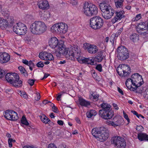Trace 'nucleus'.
<instances>
[{"label":"nucleus","instance_id":"f257e3e1","mask_svg":"<svg viewBox=\"0 0 148 148\" xmlns=\"http://www.w3.org/2000/svg\"><path fill=\"white\" fill-rule=\"evenodd\" d=\"M91 133L93 136L101 142L106 140L109 136V134L108 130L104 127H101L99 129L94 128Z\"/></svg>","mask_w":148,"mask_h":148},{"label":"nucleus","instance_id":"f03ea898","mask_svg":"<svg viewBox=\"0 0 148 148\" xmlns=\"http://www.w3.org/2000/svg\"><path fill=\"white\" fill-rule=\"evenodd\" d=\"M47 27L45 24L41 21H35L30 25V29L34 34H41L45 32Z\"/></svg>","mask_w":148,"mask_h":148},{"label":"nucleus","instance_id":"7ed1b4c3","mask_svg":"<svg viewBox=\"0 0 148 148\" xmlns=\"http://www.w3.org/2000/svg\"><path fill=\"white\" fill-rule=\"evenodd\" d=\"M101 105L102 109L99 110V115L105 119H111L114 115V112L111 108V106L106 103H103Z\"/></svg>","mask_w":148,"mask_h":148},{"label":"nucleus","instance_id":"20e7f679","mask_svg":"<svg viewBox=\"0 0 148 148\" xmlns=\"http://www.w3.org/2000/svg\"><path fill=\"white\" fill-rule=\"evenodd\" d=\"M8 82L16 87H20L22 86V82L19 80V75L16 73H8L5 76Z\"/></svg>","mask_w":148,"mask_h":148},{"label":"nucleus","instance_id":"39448f33","mask_svg":"<svg viewBox=\"0 0 148 148\" xmlns=\"http://www.w3.org/2000/svg\"><path fill=\"white\" fill-rule=\"evenodd\" d=\"M83 10L84 14L89 17L96 15L98 13L97 7L91 3L86 2L84 5Z\"/></svg>","mask_w":148,"mask_h":148},{"label":"nucleus","instance_id":"423d86ee","mask_svg":"<svg viewBox=\"0 0 148 148\" xmlns=\"http://www.w3.org/2000/svg\"><path fill=\"white\" fill-rule=\"evenodd\" d=\"M103 19L99 16H94L90 20V26L94 29L101 28L103 26Z\"/></svg>","mask_w":148,"mask_h":148},{"label":"nucleus","instance_id":"0eeeda50","mask_svg":"<svg viewBox=\"0 0 148 148\" xmlns=\"http://www.w3.org/2000/svg\"><path fill=\"white\" fill-rule=\"evenodd\" d=\"M27 29L25 25L21 23H16L13 27L14 32L19 35H25L27 32Z\"/></svg>","mask_w":148,"mask_h":148},{"label":"nucleus","instance_id":"6e6552de","mask_svg":"<svg viewBox=\"0 0 148 148\" xmlns=\"http://www.w3.org/2000/svg\"><path fill=\"white\" fill-rule=\"evenodd\" d=\"M117 57L119 59L124 60L129 57V53L128 50L124 46L119 47L117 51Z\"/></svg>","mask_w":148,"mask_h":148},{"label":"nucleus","instance_id":"1a4fd4ad","mask_svg":"<svg viewBox=\"0 0 148 148\" xmlns=\"http://www.w3.org/2000/svg\"><path fill=\"white\" fill-rule=\"evenodd\" d=\"M117 71L120 76L127 77L130 73V68L128 65L123 64L121 66V67L118 68Z\"/></svg>","mask_w":148,"mask_h":148},{"label":"nucleus","instance_id":"9d476101","mask_svg":"<svg viewBox=\"0 0 148 148\" xmlns=\"http://www.w3.org/2000/svg\"><path fill=\"white\" fill-rule=\"evenodd\" d=\"M147 23L144 22H141L137 24L136 26V30L137 32L140 34L145 36L148 33Z\"/></svg>","mask_w":148,"mask_h":148},{"label":"nucleus","instance_id":"9b49d317","mask_svg":"<svg viewBox=\"0 0 148 148\" xmlns=\"http://www.w3.org/2000/svg\"><path fill=\"white\" fill-rule=\"evenodd\" d=\"M113 141L115 146L118 148H124L126 146L124 139L121 137L115 136L113 138Z\"/></svg>","mask_w":148,"mask_h":148},{"label":"nucleus","instance_id":"f8f14e48","mask_svg":"<svg viewBox=\"0 0 148 148\" xmlns=\"http://www.w3.org/2000/svg\"><path fill=\"white\" fill-rule=\"evenodd\" d=\"M61 48L63 49V51H61V52L63 53V55L65 56L66 58L68 60H74V57L72 55L73 54L72 47L71 48H66L63 45Z\"/></svg>","mask_w":148,"mask_h":148},{"label":"nucleus","instance_id":"ddd939ff","mask_svg":"<svg viewBox=\"0 0 148 148\" xmlns=\"http://www.w3.org/2000/svg\"><path fill=\"white\" fill-rule=\"evenodd\" d=\"M49 46L52 48L60 49L63 45L62 42H58V40L56 37L51 38L49 42Z\"/></svg>","mask_w":148,"mask_h":148},{"label":"nucleus","instance_id":"4468645a","mask_svg":"<svg viewBox=\"0 0 148 148\" xmlns=\"http://www.w3.org/2000/svg\"><path fill=\"white\" fill-rule=\"evenodd\" d=\"M84 48L90 54H94L98 51V47L95 45L86 43L84 44Z\"/></svg>","mask_w":148,"mask_h":148},{"label":"nucleus","instance_id":"2eb2a0df","mask_svg":"<svg viewBox=\"0 0 148 148\" xmlns=\"http://www.w3.org/2000/svg\"><path fill=\"white\" fill-rule=\"evenodd\" d=\"M72 50L73 54L72 55L74 58H76L78 62H81V60L83 57L81 56V52L79 47L77 45H73L72 46Z\"/></svg>","mask_w":148,"mask_h":148},{"label":"nucleus","instance_id":"dca6fc26","mask_svg":"<svg viewBox=\"0 0 148 148\" xmlns=\"http://www.w3.org/2000/svg\"><path fill=\"white\" fill-rule=\"evenodd\" d=\"M132 78V81L133 83V86L138 85L139 84L142 85L143 83V81L142 76L138 73H135L131 76Z\"/></svg>","mask_w":148,"mask_h":148},{"label":"nucleus","instance_id":"f3484780","mask_svg":"<svg viewBox=\"0 0 148 148\" xmlns=\"http://www.w3.org/2000/svg\"><path fill=\"white\" fill-rule=\"evenodd\" d=\"M39 57L41 59L46 61H51L54 60V57L52 54L45 51L40 53Z\"/></svg>","mask_w":148,"mask_h":148},{"label":"nucleus","instance_id":"a211bd4d","mask_svg":"<svg viewBox=\"0 0 148 148\" xmlns=\"http://www.w3.org/2000/svg\"><path fill=\"white\" fill-rule=\"evenodd\" d=\"M125 12L124 11H120L119 12H116L115 16L112 19V23H114L118 20H121L122 18H124L125 16L124 15Z\"/></svg>","mask_w":148,"mask_h":148},{"label":"nucleus","instance_id":"6ab92c4d","mask_svg":"<svg viewBox=\"0 0 148 148\" xmlns=\"http://www.w3.org/2000/svg\"><path fill=\"white\" fill-rule=\"evenodd\" d=\"M10 59V56L6 53H0V63L1 64L8 62Z\"/></svg>","mask_w":148,"mask_h":148},{"label":"nucleus","instance_id":"aec40b11","mask_svg":"<svg viewBox=\"0 0 148 148\" xmlns=\"http://www.w3.org/2000/svg\"><path fill=\"white\" fill-rule=\"evenodd\" d=\"M121 120V119H120L117 118H115L113 119V121L108 120L106 121V123L109 125L115 127L121 125L120 121Z\"/></svg>","mask_w":148,"mask_h":148},{"label":"nucleus","instance_id":"412c9836","mask_svg":"<svg viewBox=\"0 0 148 148\" xmlns=\"http://www.w3.org/2000/svg\"><path fill=\"white\" fill-rule=\"evenodd\" d=\"M99 6L102 12L112 9L110 5L107 3L105 1H103L102 3H100Z\"/></svg>","mask_w":148,"mask_h":148},{"label":"nucleus","instance_id":"4be33fe9","mask_svg":"<svg viewBox=\"0 0 148 148\" xmlns=\"http://www.w3.org/2000/svg\"><path fill=\"white\" fill-rule=\"evenodd\" d=\"M59 29L60 34H64L67 31L68 29L67 25L63 23H59Z\"/></svg>","mask_w":148,"mask_h":148},{"label":"nucleus","instance_id":"5701e85b","mask_svg":"<svg viewBox=\"0 0 148 148\" xmlns=\"http://www.w3.org/2000/svg\"><path fill=\"white\" fill-rule=\"evenodd\" d=\"M114 12V11L112 8L104 12H103L102 15L105 19H108L112 17Z\"/></svg>","mask_w":148,"mask_h":148},{"label":"nucleus","instance_id":"b1692460","mask_svg":"<svg viewBox=\"0 0 148 148\" xmlns=\"http://www.w3.org/2000/svg\"><path fill=\"white\" fill-rule=\"evenodd\" d=\"M105 58V56L103 55L102 51H98L95 54L94 58L95 60L98 62H101Z\"/></svg>","mask_w":148,"mask_h":148},{"label":"nucleus","instance_id":"393cba45","mask_svg":"<svg viewBox=\"0 0 148 148\" xmlns=\"http://www.w3.org/2000/svg\"><path fill=\"white\" fill-rule=\"evenodd\" d=\"M37 4L40 8L43 10L47 9L49 7L48 2L47 0L40 1Z\"/></svg>","mask_w":148,"mask_h":148},{"label":"nucleus","instance_id":"a878e982","mask_svg":"<svg viewBox=\"0 0 148 148\" xmlns=\"http://www.w3.org/2000/svg\"><path fill=\"white\" fill-rule=\"evenodd\" d=\"M81 60V62H79L80 63H85L91 65H93L95 64L94 60L91 58H85L83 57Z\"/></svg>","mask_w":148,"mask_h":148},{"label":"nucleus","instance_id":"bb28decb","mask_svg":"<svg viewBox=\"0 0 148 148\" xmlns=\"http://www.w3.org/2000/svg\"><path fill=\"white\" fill-rule=\"evenodd\" d=\"M13 22L12 21H10L9 20L4 19L1 25H0V27H3V28H10L13 25Z\"/></svg>","mask_w":148,"mask_h":148},{"label":"nucleus","instance_id":"cd10ccee","mask_svg":"<svg viewBox=\"0 0 148 148\" xmlns=\"http://www.w3.org/2000/svg\"><path fill=\"white\" fill-rule=\"evenodd\" d=\"M138 85H135L131 86L130 88V90L132 91H134L135 90L136 92L137 93H141L143 90L142 88H141L140 86L142 85L139 84Z\"/></svg>","mask_w":148,"mask_h":148},{"label":"nucleus","instance_id":"c85d7f7f","mask_svg":"<svg viewBox=\"0 0 148 148\" xmlns=\"http://www.w3.org/2000/svg\"><path fill=\"white\" fill-rule=\"evenodd\" d=\"M137 137L140 141L148 140V135L145 133H139L138 134Z\"/></svg>","mask_w":148,"mask_h":148},{"label":"nucleus","instance_id":"c756f323","mask_svg":"<svg viewBox=\"0 0 148 148\" xmlns=\"http://www.w3.org/2000/svg\"><path fill=\"white\" fill-rule=\"evenodd\" d=\"M78 100L79 104L81 106L87 107L90 105V102L86 100L81 97H79Z\"/></svg>","mask_w":148,"mask_h":148},{"label":"nucleus","instance_id":"7c9ffc66","mask_svg":"<svg viewBox=\"0 0 148 148\" xmlns=\"http://www.w3.org/2000/svg\"><path fill=\"white\" fill-rule=\"evenodd\" d=\"M12 110H7L3 114L5 117L7 119L11 121L12 115Z\"/></svg>","mask_w":148,"mask_h":148},{"label":"nucleus","instance_id":"2f4dec72","mask_svg":"<svg viewBox=\"0 0 148 148\" xmlns=\"http://www.w3.org/2000/svg\"><path fill=\"white\" fill-rule=\"evenodd\" d=\"M58 26V23L53 25L51 27V31L53 33L60 34Z\"/></svg>","mask_w":148,"mask_h":148},{"label":"nucleus","instance_id":"473e14b6","mask_svg":"<svg viewBox=\"0 0 148 148\" xmlns=\"http://www.w3.org/2000/svg\"><path fill=\"white\" fill-rule=\"evenodd\" d=\"M133 83L134 82L132 81V78H129L126 81V86L128 89H130L131 86H133Z\"/></svg>","mask_w":148,"mask_h":148},{"label":"nucleus","instance_id":"72a5a7b5","mask_svg":"<svg viewBox=\"0 0 148 148\" xmlns=\"http://www.w3.org/2000/svg\"><path fill=\"white\" fill-rule=\"evenodd\" d=\"M130 38L133 42L137 41L139 40V35L135 33H134L130 36Z\"/></svg>","mask_w":148,"mask_h":148},{"label":"nucleus","instance_id":"f704fd0d","mask_svg":"<svg viewBox=\"0 0 148 148\" xmlns=\"http://www.w3.org/2000/svg\"><path fill=\"white\" fill-rule=\"evenodd\" d=\"M39 117L41 121L45 124H47L49 121H50L49 119L44 114H42V116H39Z\"/></svg>","mask_w":148,"mask_h":148},{"label":"nucleus","instance_id":"c9c22d12","mask_svg":"<svg viewBox=\"0 0 148 148\" xmlns=\"http://www.w3.org/2000/svg\"><path fill=\"white\" fill-rule=\"evenodd\" d=\"M97 114L96 112L94 110H91L89 112H87L86 113L87 117L88 118H91L92 116H95Z\"/></svg>","mask_w":148,"mask_h":148},{"label":"nucleus","instance_id":"e433bc0d","mask_svg":"<svg viewBox=\"0 0 148 148\" xmlns=\"http://www.w3.org/2000/svg\"><path fill=\"white\" fill-rule=\"evenodd\" d=\"M124 0H114L115 4L117 8H121L123 6Z\"/></svg>","mask_w":148,"mask_h":148},{"label":"nucleus","instance_id":"4c0bfd02","mask_svg":"<svg viewBox=\"0 0 148 148\" xmlns=\"http://www.w3.org/2000/svg\"><path fill=\"white\" fill-rule=\"evenodd\" d=\"M18 69L22 74H23L25 76H28V74L24 68L23 66H20L18 67Z\"/></svg>","mask_w":148,"mask_h":148},{"label":"nucleus","instance_id":"58836bf2","mask_svg":"<svg viewBox=\"0 0 148 148\" xmlns=\"http://www.w3.org/2000/svg\"><path fill=\"white\" fill-rule=\"evenodd\" d=\"M12 112L11 121H15L17 120L18 119V117L17 113L13 110Z\"/></svg>","mask_w":148,"mask_h":148},{"label":"nucleus","instance_id":"ea45409f","mask_svg":"<svg viewBox=\"0 0 148 148\" xmlns=\"http://www.w3.org/2000/svg\"><path fill=\"white\" fill-rule=\"evenodd\" d=\"M57 51H56L55 54L56 55V56L58 57H60L61 56V54H62L63 55V53H62L61 52V51H63V49L61 48L60 49H57Z\"/></svg>","mask_w":148,"mask_h":148},{"label":"nucleus","instance_id":"a19ab883","mask_svg":"<svg viewBox=\"0 0 148 148\" xmlns=\"http://www.w3.org/2000/svg\"><path fill=\"white\" fill-rule=\"evenodd\" d=\"M21 121L22 124L26 125H29V123L27 121L26 118L24 116H22Z\"/></svg>","mask_w":148,"mask_h":148},{"label":"nucleus","instance_id":"79ce46f5","mask_svg":"<svg viewBox=\"0 0 148 148\" xmlns=\"http://www.w3.org/2000/svg\"><path fill=\"white\" fill-rule=\"evenodd\" d=\"M32 96L34 97V99L36 101L39 100L40 98V95L39 93L37 92L35 94H33Z\"/></svg>","mask_w":148,"mask_h":148},{"label":"nucleus","instance_id":"37998d69","mask_svg":"<svg viewBox=\"0 0 148 148\" xmlns=\"http://www.w3.org/2000/svg\"><path fill=\"white\" fill-rule=\"evenodd\" d=\"M116 36V34H113L111 36L110 39V41L112 43H114V40L115 39Z\"/></svg>","mask_w":148,"mask_h":148},{"label":"nucleus","instance_id":"c03bdc74","mask_svg":"<svg viewBox=\"0 0 148 148\" xmlns=\"http://www.w3.org/2000/svg\"><path fill=\"white\" fill-rule=\"evenodd\" d=\"M143 96L145 99L148 100V88L144 92Z\"/></svg>","mask_w":148,"mask_h":148},{"label":"nucleus","instance_id":"a18cd8bd","mask_svg":"<svg viewBox=\"0 0 148 148\" xmlns=\"http://www.w3.org/2000/svg\"><path fill=\"white\" fill-rule=\"evenodd\" d=\"M95 68L100 72H101L102 71V65L101 64H99L97 65Z\"/></svg>","mask_w":148,"mask_h":148},{"label":"nucleus","instance_id":"49530a36","mask_svg":"<svg viewBox=\"0 0 148 148\" xmlns=\"http://www.w3.org/2000/svg\"><path fill=\"white\" fill-rule=\"evenodd\" d=\"M35 80L33 79H29L28 80V82L31 86H33Z\"/></svg>","mask_w":148,"mask_h":148},{"label":"nucleus","instance_id":"de8ad7c7","mask_svg":"<svg viewBox=\"0 0 148 148\" xmlns=\"http://www.w3.org/2000/svg\"><path fill=\"white\" fill-rule=\"evenodd\" d=\"M36 66L38 67H42L44 66L43 62L41 61L38 62Z\"/></svg>","mask_w":148,"mask_h":148},{"label":"nucleus","instance_id":"09e8293b","mask_svg":"<svg viewBox=\"0 0 148 148\" xmlns=\"http://www.w3.org/2000/svg\"><path fill=\"white\" fill-rule=\"evenodd\" d=\"M5 73L4 70L0 68V78L2 77L5 75Z\"/></svg>","mask_w":148,"mask_h":148},{"label":"nucleus","instance_id":"8fccbe9b","mask_svg":"<svg viewBox=\"0 0 148 148\" xmlns=\"http://www.w3.org/2000/svg\"><path fill=\"white\" fill-rule=\"evenodd\" d=\"M123 114L124 117L127 120V122L129 123L130 121V120L128 118L127 115L126 114L124 111L123 112Z\"/></svg>","mask_w":148,"mask_h":148},{"label":"nucleus","instance_id":"3c124183","mask_svg":"<svg viewBox=\"0 0 148 148\" xmlns=\"http://www.w3.org/2000/svg\"><path fill=\"white\" fill-rule=\"evenodd\" d=\"M52 108V110L53 112L56 113H57L58 112V111L57 112L58 108L57 107L55 106V105H53V106Z\"/></svg>","mask_w":148,"mask_h":148},{"label":"nucleus","instance_id":"603ef678","mask_svg":"<svg viewBox=\"0 0 148 148\" xmlns=\"http://www.w3.org/2000/svg\"><path fill=\"white\" fill-rule=\"evenodd\" d=\"M48 148H57L55 145L53 143H51L49 144Z\"/></svg>","mask_w":148,"mask_h":148},{"label":"nucleus","instance_id":"864d4df0","mask_svg":"<svg viewBox=\"0 0 148 148\" xmlns=\"http://www.w3.org/2000/svg\"><path fill=\"white\" fill-rule=\"evenodd\" d=\"M91 73L92 77L94 78H95L97 76V74L95 73V71H92Z\"/></svg>","mask_w":148,"mask_h":148},{"label":"nucleus","instance_id":"5fc2aeb1","mask_svg":"<svg viewBox=\"0 0 148 148\" xmlns=\"http://www.w3.org/2000/svg\"><path fill=\"white\" fill-rule=\"evenodd\" d=\"M27 65L29 66V67H31L34 66V65L33 62L31 61L30 60L29 62H28V64H27Z\"/></svg>","mask_w":148,"mask_h":148},{"label":"nucleus","instance_id":"6e6d98bb","mask_svg":"<svg viewBox=\"0 0 148 148\" xmlns=\"http://www.w3.org/2000/svg\"><path fill=\"white\" fill-rule=\"evenodd\" d=\"M131 112L133 113V114L136 115L137 117L139 118V114H138L137 112L135 111H131Z\"/></svg>","mask_w":148,"mask_h":148},{"label":"nucleus","instance_id":"4d7b16f0","mask_svg":"<svg viewBox=\"0 0 148 148\" xmlns=\"http://www.w3.org/2000/svg\"><path fill=\"white\" fill-rule=\"evenodd\" d=\"M141 18L140 14H138L135 17V19L136 20H138Z\"/></svg>","mask_w":148,"mask_h":148},{"label":"nucleus","instance_id":"13d9d810","mask_svg":"<svg viewBox=\"0 0 148 148\" xmlns=\"http://www.w3.org/2000/svg\"><path fill=\"white\" fill-rule=\"evenodd\" d=\"M117 89L118 91L120 93H121L122 95H123V91L119 87H118Z\"/></svg>","mask_w":148,"mask_h":148},{"label":"nucleus","instance_id":"bf43d9fd","mask_svg":"<svg viewBox=\"0 0 148 148\" xmlns=\"http://www.w3.org/2000/svg\"><path fill=\"white\" fill-rule=\"evenodd\" d=\"M58 123L60 125H63L64 122L62 120H58L57 121Z\"/></svg>","mask_w":148,"mask_h":148},{"label":"nucleus","instance_id":"052dcab7","mask_svg":"<svg viewBox=\"0 0 148 148\" xmlns=\"http://www.w3.org/2000/svg\"><path fill=\"white\" fill-rule=\"evenodd\" d=\"M49 75L48 74L45 73L43 78L42 79H41L43 80L44 79L46 78Z\"/></svg>","mask_w":148,"mask_h":148},{"label":"nucleus","instance_id":"680f3d73","mask_svg":"<svg viewBox=\"0 0 148 148\" xmlns=\"http://www.w3.org/2000/svg\"><path fill=\"white\" fill-rule=\"evenodd\" d=\"M22 62L24 64L26 65H27V64H28V62L26 60L23 59L22 60Z\"/></svg>","mask_w":148,"mask_h":148},{"label":"nucleus","instance_id":"e2e57ef3","mask_svg":"<svg viewBox=\"0 0 148 148\" xmlns=\"http://www.w3.org/2000/svg\"><path fill=\"white\" fill-rule=\"evenodd\" d=\"M66 63V61L65 60H63L60 61L58 62V64H64Z\"/></svg>","mask_w":148,"mask_h":148},{"label":"nucleus","instance_id":"0e129e2a","mask_svg":"<svg viewBox=\"0 0 148 148\" xmlns=\"http://www.w3.org/2000/svg\"><path fill=\"white\" fill-rule=\"evenodd\" d=\"M62 95V94H60L59 93L57 97V100L58 101H60V98Z\"/></svg>","mask_w":148,"mask_h":148},{"label":"nucleus","instance_id":"69168bd1","mask_svg":"<svg viewBox=\"0 0 148 148\" xmlns=\"http://www.w3.org/2000/svg\"><path fill=\"white\" fill-rule=\"evenodd\" d=\"M59 148H66V146L65 145L62 144L59 145Z\"/></svg>","mask_w":148,"mask_h":148},{"label":"nucleus","instance_id":"338daca9","mask_svg":"<svg viewBox=\"0 0 148 148\" xmlns=\"http://www.w3.org/2000/svg\"><path fill=\"white\" fill-rule=\"evenodd\" d=\"M91 95L93 97V98L94 99H96L97 98L99 97L98 95H95L94 93L92 94Z\"/></svg>","mask_w":148,"mask_h":148},{"label":"nucleus","instance_id":"774afa93","mask_svg":"<svg viewBox=\"0 0 148 148\" xmlns=\"http://www.w3.org/2000/svg\"><path fill=\"white\" fill-rule=\"evenodd\" d=\"M113 106L115 109L117 110L119 109V108L116 104L113 103Z\"/></svg>","mask_w":148,"mask_h":148}]
</instances>
